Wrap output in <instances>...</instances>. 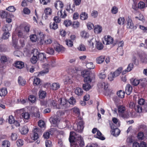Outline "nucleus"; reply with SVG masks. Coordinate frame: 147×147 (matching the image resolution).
<instances>
[{
	"instance_id": "f257e3e1",
	"label": "nucleus",
	"mask_w": 147,
	"mask_h": 147,
	"mask_svg": "<svg viewBox=\"0 0 147 147\" xmlns=\"http://www.w3.org/2000/svg\"><path fill=\"white\" fill-rule=\"evenodd\" d=\"M76 133L73 131L70 132V136L69 138V140L71 143H74V144H76L78 146L79 144L80 146H83L84 145V141L83 138L80 136H79L78 137V139L76 140L77 141L75 142L76 137L74 136H76Z\"/></svg>"
},
{
	"instance_id": "f03ea898",
	"label": "nucleus",
	"mask_w": 147,
	"mask_h": 147,
	"mask_svg": "<svg viewBox=\"0 0 147 147\" xmlns=\"http://www.w3.org/2000/svg\"><path fill=\"white\" fill-rule=\"evenodd\" d=\"M122 68L119 67L113 73H111L109 76L108 79L110 81H112L114 78L119 76L121 73Z\"/></svg>"
},
{
	"instance_id": "7ed1b4c3",
	"label": "nucleus",
	"mask_w": 147,
	"mask_h": 147,
	"mask_svg": "<svg viewBox=\"0 0 147 147\" xmlns=\"http://www.w3.org/2000/svg\"><path fill=\"white\" fill-rule=\"evenodd\" d=\"M84 83L83 84L82 88L84 90L86 91H88L92 88V86L90 84L92 79L88 80L87 78H86L84 80Z\"/></svg>"
},
{
	"instance_id": "20e7f679",
	"label": "nucleus",
	"mask_w": 147,
	"mask_h": 147,
	"mask_svg": "<svg viewBox=\"0 0 147 147\" xmlns=\"http://www.w3.org/2000/svg\"><path fill=\"white\" fill-rule=\"evenodd\" d=\"M59 107L62 109H65L68 107L69 104L66 99L60 98L59 100Z\"/></svg>"
},
{
	"instance_id": "39448f33",
	"label": "nucleus",
	"mask_w": 147,
	"mask_h": 147,
	"mask_svg": "<svg viewBox=\"0 0 147 147\" xmlns=\"http://www.w3.org/2000/svg\"><path fill=\"white\" fill-rule=\"evenodd\" d=\"M38 34L41 38L40 42L41 44H43L44 43L46 44H50L52 42L53 40L51 38L44 39V35L42 33L39 32Z\"/></svg>"
},
{
	"instance_id": "423d86ee",
	"label": "nucleus",
	"mask_w": 147,
	"mask_h": 147,
	"mask_svg": "<svg viewBox=\"0 0 147 147\" xmlns=\"http://www.w3.org/2000/svg\"><path fill=\"white\" fill-rule=\"evenodd\" d=\"M32 53L33 54V56L30 59V61L32 63L35 64L38 61V57H37V49H34L32 50Z\"/></svg>"
},
{
	"instance_id": "0eeeda50",
	"label": "nucleus",
	"mask_w": 147,
	"mask_h": 147,
	"mask_svg": "<svg viewBox=\"0 0 147 147\" xmlns=\"http://www.w3.org/2000/svg\"><path fill=\"white\" fill-rule=\"evenodd\" d=\"M40 131L41 129L37 127L34 128L32 130L33 134L32 137V139L34 140H37L39 138L38 133Z\"/></svg>"
},
{
	"instance_id": "6e6552de",
	"label": "nucleus",
	"mask_w": 147,
	"mask_h": 147,
	"mask_svg": "<svg viewBox=\"0 0 147 147\" xmlns=\"http://www.w3.org/2000/svg\"><path fill=\"white\" fill-rule=\"evenodd\" d=\"M17 35L19 38H26L29 35L28 33L25 32V31H22L21 30L18 31Z\"/></svg>"
},
{
	"instance_id": "1a4fd4ad",
	"label": "nucleus",
	"mask_w": 147,
	"mask_h": 147,
	"mask_svg": "<svg viewBox=\"0 0 147 147\" xmlns=\"http://www.w3.org/2000/svg\"><path fill=\"white\" fill-rule=\"evenodd\" d=\"M54 5L55 8L58 10L62 9L63 7V4L60 0L56 1L54 3Z\"/></svg>"
},
{
	"instance_id": "9d476101",
	"label": "nucleus",
	"mask_w": 147,
	"mask_h": 147,
	"mask_svg": "<svg viewBox=\"0 0 147 147\" xmlns=\"http://www.w3.org/2000/svg\"><path fill=\"white\" fill-rule=\"evenodd\" d=\"M84 123L82 121H80L77 124V129H75L76 131L79 133L82 132L84 128Z\"/></svg>"
},
{
	"instance_id": "9b49d317",
	"label": "nucleus",
	"mask_w": 147,
	"mask_h": 147,
	"mask_svg": "<svg viewBox=\"0 0 147 147\" xmlns=\"http://www.w3.org/2000/svg\"><path fill=\"white\" fill-rule=\"evenodd\" d=\"M3 30L5 31V32L3 33L2 38L4 39H7L9 38L10 34L8 32L7 27V26L3 27Z\"/></svg>"
},
{
	"instance_id": "f8f14e48",
	"label": "nucleus",
	"mask_w": 147,
	"mask_h": 147,
	"mask_svg": "<svg viewBox=\"0 0 147 147\" xmlns=\"http://www.w3.org/2000/svg\"><path fill=\"white\" fill-rule=\"evenodd\" d=\"M113 38L109 36H107L106 37L105 36V42H104V43L106 45H109L113 43Z\"/></svg>"
},
{
	"instance_id": "ddd939ff",
	"label": "nucleus",
	"mask_w": 147,
	"mask_h": 147,
	"mask_svg": "<svg viewBox=\"0 0 147 147\" xmlns=\"http://www.w3.org/2000/svg\"><path fill=\"white\" fill-rule=\"evenodd\" d=\"M50 121L51 124L56 125L59 122V120L58 117L55 116L54 117H50Z\"/></svg>"
},
{
	"instance_id": "4468645a",
	"label": "nucleus",
	"mask_w": 147,
	"mask_h": 147,
	"mask_svg": "<svg viewBox=\"0 0 147 147\" xmlns=\"http://www.w3.org/2000/svg\"><path fill=\"white\" fill-rule=\"evenodd\" d=\"M19 130L21 134L23 135L27 134L29 131L28 127L26 125H24L23 127H20Z\"/></svg>"
},
{
	"instance_id": "2eb2a0df",
	"label": "nucleus",
	"mask_w": 147,
	"mask_h": 147,
	"mask_svg": "<svg viewBox=\"0 0 147 147\" xmlns=\"http://www.w3.org/2000/svg\"><path fill=\"white\" fill-rule=\"evenodd\" d=\"M37 57L38 59L40 60L42 62H43L44 60L46 59V57L45 56L44 54L43 53H40L37 49Z\"/></svg>"
},
{
	"instance_id": "dca6fc26",
	"label": "nucleus",
	"mask_w": 147,
	"mask_h": 147,
	"mask_svg": "<svg viewBox=\"0 0 147 147\" xmlns=\"http://www.w3.org/2000/svg\"><path fill=\"white\" fill-rule=\"evenodd\" d=\"M81 75L82 76L84 77V78H87L88 80L92 79L90 76L89 72L86 70H84L81 72Z\"/></svg>"
},
{
	"instance_id": "f3484780",
	"label": "nucleus",
	"mask_w": 147,
	"mask_h": 147,
	"mask_svg": "<svg viewBox=\"0 0 147 147\" xmlns=\"http://www.w3.org/2000/svg\"><path fill=\"white\" fill-rule=\"evenodd\" d=\"M127 28H128L131 29H134V24H133L131 19L128 17L127 20Z\"/></svg>"
},
{
	"instance_id": "a211bd4d",
	"label": "nucleus",
	"mask_w": 147,
	"mask_h": 147,
	"mask_svg": "<svg viewBox=\"0 0 147 147\" xmlns=\"http://www.w3.org/2000/svg\"><path fill=\"white\" fill-rule=\"evenodd\" d=\"M62 10H59V12L58 11L57 13V14L58 16L62 18H66L67 16V13L65 10H64L63 12L62 11Z\"/></svg>"
},
{
	"instance_id": "6ab92c4d",
	"label": "nucleus",
	"mask_w": 147,
	"mask_h": 147,
	"mask_svg": "<svg viewBox=\"0 0 147 147\" xmlns=\"http://www.w3.org/2000/svg\"><path fill=\"white\" fill-rule=\"evenodd\" d=\"M52 12V9L49 7L46 8L44 10V13L46 15V16L45 17V19H47V16L51 15Z\"/></svg>"
},
{
	"instance_id": "aec40b11",
	"label": "nucleus",
	"mask_w": 147,
	"mask_h": 147,
	"mask_svg": "<svg viewBox=\"0 0 147 147\" xmlns=\"http://www.w3.org/2000/svg\"><path fill=\"white\" fill-rule=\"evenodd\" d=\"M132 88L131 85L129 84L127 85L125 87V92L128 95H129L132 91Z\"/></svg>"
},
{
	"instance_id": "412c9836",
	"label": "nucleus",
	"mask_w": 147,
	"mask_h": 147,
	"mask_svg": "<svg viewBox=\"0 0 147 147\" xmlns=\"http://www.w3.org/2000/svg\"><path fill=\"white\" fill-rule=\"evenodd\" d=\"M105 56H101L96 59V62L97 63L101 64L102 63L105 59Z\"/></svg>"
},
{
	"instance_id": "4be33fe9",
	"label": "nucleus",
	"mask_w": 147,
	"mask_h": 147,
	"mask_svg": "<svg viewBox=\"0 0 147 147\" xmlns=\"http://www.w3.org/2000/svg\"><path fill=\"white\" fill-rule=\"evenodd\" d=\"M0 16L2 18H6L9 17L10 15L7 12L3 11H0Z\"/></svg>"
},
{
	"instance_id": "5701e85b",
	"label": "nucleus",
	"mask_w": 147,
	"mask_h": 147,
	"mask_svg": "<svg viewBox=\"0 0 147 147\" xmlns=\"http://www.w3.org/2000/svg\"><path fill=\"white\" fill-rule=\"evenodd\" d=\"M15 64L16 67L19 69L22 68L24 66V63L22 61H18L15 63Z\"/></svg>"
},
{
	"instance_id": "b1692460",
	"label": "nucleus",
	"mask_w": 147,
	"mask_h": 147,
	"mask_svg": "<svg viewBox=\"0 0 147 147\" xmlns=\"http://www.w3.org/2000/svg\"><path fill=\"white\" fill-rule=\"evenodd\" d=\"M98 87L100 88H104V89L106 90V89H107L108 85L107 83H105L104 82H101L99 83L98 84Z\"/></svg>"
},
{
	"instance_id": "393cba45",
	"label": "nucleus",
	"mask_w": 147,
	"mask_h": 147,
	"mask_svg": "<svg viewBox=\"0 0 147 147\" xmlns=\"http://www.w3.org/2000/svg\"><path fill=\"white\" fill-rule=\"evenodd\" d=\"M60 85L58 83H54L51 86V88L53 90H57L59 88Z\"/></svg>"
},
{
	"instance_id": "a878e982",
	"label": "nucleus",
	"mask_w": 147,
	"mask_h": 147,
	"mask_svg": "<svg viewBox=\"0 0 147 147\" xmlns=\"http://www.w3.org/2000/svg\"><path fill=\"white\" fill-rule=\"evenodd\" d=\"M9 58L5 55L1 56L0 57V61L2 63H5L7 62Z\"/></svg>"
},
{
	"instance_id": "bb28decb",
	"label": "nucleus",
	"mask_w": 147,
	"mask_h": 147,
	"mask_svg": "<svg viewBox=\"0 0 147 147\" xmlns=\"http://www.w3.org/2000/svg\"><path fill=\"white\" fill-rule=\"evenodd\" d=\"M54 48L56 51L58 52L64 50V48L59 44H57L55 47Z\"/></svg>"
},
{
	"instance_id": "cd10ccee",
	"label": "nucleus",
	"mask_w": 147,
	"mask_h": 147,
	"mask_svg": "<svg viewBox=\"0 0 147 147\" xmlns=\"http://www.w3.org/2000/svg\"><path fill=\"white\" fill-rule=\"evenodd\" d=\"M7 92L6 88H2L0 89V96H4L7 94Z\"/></svg>"
},
{
	"instance_id": "c85d7f7f",
	"label": "nucleus",
	"mask_w": 147,
	"mask_h": 147,
	"mask_svg": "<svg viewBox=\"0 0 147 147\" xmlns=\"http://www.w3.org/2000/svg\"><path fill=\"white\" fill-rule=\"evenodd\" d=\"M141 80H138L136 79L132 78L131 80V84L134 86H137L139 84Z\"/></svg>"
},
{
	"instance_id": "c756f323",
	"label": "nucleus",
	"mask_w": 147,
	"mask_h": 147,
	"mask_svg": "<svg viewBox=\"0 0 147 147\" xmlns=\"http://www.w3.org/2000/svg\"><path fill=\"white\" fill-rule=\"evenodd\" d=\"M102 27L99 25L95 26L94 27V31L96 34L100 33L102 30Z\"/></svg>"
},
{
	"instance_id": "7c9ffc66",
	"label": "nucleus",
	"mask_w": 147,
	"mask_h": 147,
	"mask_svg": "<svg viewBox=\"0 0 147 147\" xmlns=\"http://www.w3.org/2000/svg\"><path fill=\"white\" fill-rule=\"evenodd\" d=\"M96 49L98 50H101L103 48V45L102 43L100 42L96 41Z\"/></svg>"
},
{
	"instance_id": "2f4dec72",
	"label": "nucleus",
	"mask_w": 147,
	"mask_h": 147,
	"mask_svg": "<svg viewBox=\"0 0 147 147\" xmlns=\"http://www.w3.org/2000/svg\"><path fill=\"white\" fill-rule=\"evenodd\" d=\"M48 104H49L51 106L57 108V103L55 100H49L47 101Z\"/></svg>"
},
{
	"instance_id": "473e14b6",
	"label": "nucleus",
	"mask_w": 147,
	"mask_h": 147,
	"mask_svg": "<svg viewBox=\"0 0 147 147\" xmlns=\"http://www.w3.org/2000/svg\"><path fill=\"white\" fill-rule=\"evenodd\" d=\"M68 71L70 74H74L77 72V69L75 67H70L68 69Z\"/></svg>"
},
{
	"instance_id": "72a5a7b5",
	"label": "nucleus",
	"mask_w": 147,
	"mask_h": 147,
	"mask_svg": "<svg viewBox=\"0 0 147 147\" xmlns=\"http://www.w3.org/2000/svg\"><path fill=\"white\" fill-rule=\"evenodd\" d=\"M110 127H111V128L113 130H114V132L115 133L116 132H117L118 133L117 134V135H118L120 133V131L119 129H118L116 127L114 126V125L113 124H110Z\"/></svg>"
},
{
	"instance_id": "f704fd0d",
	"label": "nucleus",
	"mask_w": 147,
	"mask_h": 147,
	"mask_svg": "<svg viewBox=\"0 0 147 147\" xmlns=\"http://www.w3.org/2000/svg\"><path fill=\"white\" fill-rule=\"evenodd\" d=\"M88 17V14L85 12H82L80 15V19L83 20H86L87 19Z\"/></svg>"
},
{
	"instance_id": "c9c22d12",
	"label": "nucleus",
	"mask_w": 147,
	"mask_h": 147,
	"mask_svg": "<svg viewBox=\"0 0 147 147\" xmlns=\"http://www.w3.org/2000/svg\"><path fill=\"white\" fill-rule=\"evenodd\" d=\"M22 117L25 119H28L30 117V115L28 112H24L22 114Z\"/></svg>"
},
{
	"instance_id": "e433bc0d",
	"label": "nucleus",
	"mask_w": 147,
	"mask_h": 147,
	"mask_svg": "<svg viewBox=\"0 0 147 147\" xmlns=\"http://www.w3.org/2000/svg\"><path fill=\"white\" fill-rule=\"evenodd\" d=\"M75 92L76 94L78 96L82 95L83 93V91L82 88H77Z\"/></svg>"
},
{
	"instance_id": "4c0bfd02",
	"label": "nucleus",
	"mask_w": 147,
	"mask_h": 147,
	"mask_svg": "<svg viewBox=\"0 0 147 147\" xmlns=\"http://www.w3.org/2000/svg\"><path fill=\"white\" fill-rule=\"evenodd\" d=\"M18 80V82L22 86L24 85L25 84L26 81L21 77L20 76L19 77Z\"/></svg>"
},
{
	"instance_id": "58836bf2",
	"label": "nucleus",
	"mask_w": 147,
	"mask_h": 147,
	"mask_svg": "<svg viewBox=\"0 0 147 147\" xmlns=\"http://www.w3.org/2000/svg\"><path fill=\"white\" fill-rule=\"evenodd\" d=\"M117 96L121 98H123L124 97L125 93L123 90H120L117 92Z\"/></svg>"
},
{
	"instance_id": "ea45409f",
	"label": "nucleus",
	"mask_w": 147,
	"mask_h": 147,
	"mask_svg": "<svg viewBox=\"0 0 147 147\" xmlns=\"http://www.w3.org/2000/svg\"><path fill=\"white\" fill-rule=\"evenodd\" d=\"M39 97L41 99L44 98L46 96V92L43 91H40L39 92Z\"/></svg>"
},
{
	"instance_id": "a19ab883",
	"label": "nucleus",
	"mask_w": 147,
	"mask_h": 147,
	"mask_svg": "<svg viewBox=\"0 0 147 147\" xmlns=\"http://www.w3.org/2000/svg\"><path fill=\"white\" fill-rule=\"evenodd\" d=\"M50 28L51 29L55 30L58 28V25L57 23L54 22L53 23H51L50 25Z\"/></svg>"
},
{
	"instance_id": "79ce46f5",
	"label": "nucleus",
	"mask_w": 147,
	"mask_h": 147,
	"mask_svg": "<svg viewBox=\"0 0 147 147\" xmlns=\"http://www.w3.org/2000/svg\"><path fill=\"white\" fill-rule=\"evenodd\" d=\"M10 146V143L7 140H4L2 142V147H9Z\"/></svg>"
},
{
	"instance_id": "37998d69",
	"label": "nucleus",
	"mask_w": 147,
	"mask_h": 147,
	"mask_svg": "<svg viewBox=\"0 0 147 147\" xmlns=\"http://www.w3.org/2000/svg\"><path fill=\"white\" fill-rule=\"evenodd\" d=\"M7 50V46L4 45H0V52H5Z\"/></svg>"
},
{
	"instance_id": "c03bdc74",
	"label": "nucleus",
	"mask_w": 147,
	"mask_h": 147,
	"mask_svg": "<svg viewBox=\"0 0 147 147\" xmlns=\"http://www.w3.org/2000/svg\"><path fill=\"white\" fill-rule=\"evenodd\" d=\"M80 35L83 38H88L89 36V34L87 32L85 31H83L80 33Z\"/></svg>"
},
{
	"instance_id": "a18cd8bd",
	"label": "nucleus",
	"mask_w": 147,
	"mask_h": 147,
	"mask_svg": "<svg viewBox=\"0 0 147 147\" xmlns=\"http://www.w3.org/2000/svg\"><path fill=\"white\" fill-rule=\"evenodd\" d=\"M118 109L119 113L121 114L123 113L125 111V108L123 106H119Z\"/></svg>"
},
{
	"instance_id": "49530a36",
	"label": "nucleus",
	"mask_w": 147,
	"mask_h": 147,
	"mask_svg": "<svg viewBox=\"0 0 147 147\" xmlns=\"http://www.w3.org/2000/svg\"><path fill=\"white\" fill-rule=\"evenodd\" d=\"M86 66L87 68L91 69H94V65H93V63L90 62L86 63Z\"/></svg>"
},
{
	"instance_id": "de8ad7c7",
	"label": "nucleus",
	"mask_w": 147,
	"mask_h": 147,
	"mask_svg": "<svg viewBox=\"0 0 147 147\" xmlns=\"http://www.w3.org/2000/svg\"><path fill=\"white\" fill-rule=\"evenodd\" d=\"M96 138L102 140L105 139V138L102 136V134L100 131L98 130L97 132Z\"/></svg>"
},
{
	"instance_id": "09e8293b",
	"label": "nucleus",
	"mask_w": 147,
	"mask_h": 147,
	"mask_svg": "<svg viewBox=\"0 0 147 147\" xmlns=\"http://www.w3.org/2000/svg\"><path fill=\"white\" fill-rule=\"evenodd\" d=\"M145 7V4L142 1H140L138 4V7L140 9H143Z\"/></svg>"
},
{
	"instance_id": "8fccbe9b",
	"label": "nucleus",
	"mask_w": 147,
	"mask_h": 147,
	"mask_svg": "<svg viewBox=\"0 0 147 147\" xmlns=\"http://www.w3.org/2000/svg\"><path fill=\"white\" fill-rule=\"evenodd\" d=\"M66 44L68 47H72L73 45V41L69 39H66L65 41Z\"/></svg>"
},
{
	"instance_id": "3c124183",
	"label": "nucleus",
	"mask_w": 147,
	"mask_h": 147,
	"mask_svg": "<svg viewBox=\"0 0 147 147\" xmlns=\"http://www.w3.org/2000/svg\"><path fill=\"white\" fill-rule=\"evenodd\" d=\"M140 60L143 63H147V58L145 56H141Z\"/></svg>"
},
{
	"instance_id": "603ef678",
	"label": "nucleus",
	"mask_w": 147,
	"mask_h": 147,
	"mask_svg": "<svg viewBox=\"0 0 147 147\" xmlns=\"http://www.w3.org/2000/svg\"><path fill=\"white\" fill-rule=\"evenodd\" d=\"M63 24L66 27H68L71 25L72 22L71 20H67L64 21Z\"/></svg>"
},
{
	"instance_id": "864d4df0",
	"label": "nucleus",
	"mask_w": 147,
	"mask_h": 147,
	"mask_svg": "<svg viewBox=\"0 0 147 147\" xmlns=\"http://www.w3.org/2000/svg\"><path fill=\"white\" fill-rule=\"evenodd\" d=\"M118 24L120 25H123L124 23L125 19L123 17H120L117 20Z\"/></svg>"
},
{
	"instance_id": "5fc2aeb1",
	"label": "nucleus",
	"mask_w": 147,
	"mask_h": 147,
	"mask_svg": "<svg viewBox=\"0 0 147 147\" xmlns=\"http://www.w3.org/2000/svg\"><path fill=\"white\" fill-rule=\"evenodd\" d=\"M80 23L78 21H74L73 22L72 27L75 28H77L79 27Z\"/></svg>"
},
{
	"instance_id": "6e6d98bb",
	"label": "nucleus",
	"mask_w": 147,
	"mask_h": 147,
	"mask_svg": "<svg viewBox=\"0 0 147 147\" xmlns=\"http://www.w3.org/2000/svg\"><path fill=\"white\" fill-rule=\"evenodd\" d=\"M72 82V80L69 77H67L65 80L64 83L65 84H71Z\"/></svg>"
},
{
	"instance_id": "4d7b16f0",
	"label": "nucleus",
	"mask_w": 147,
	"mask_h": 147,
	"mask_svg": "<svg viewBox=\"0 0 147 147\" xmlns=\"http://www.w3.org/2000/svg\"><path fill=\"white\" fill-rule=\"evenodd\" d=\"M30 38L32 41L34 42L36 41L37 37L36 34H33L30 36Z\"/></svg>"
},
{
	"instance_id": "13d9d810",
	"label": "nucleus",
	"mask_w": 147,
	"mask_h": 147,
	"mask_svg": "<svg viewBox=\"0 0 147 147\" xmlns=\"http://www.w3.org/2000/svg\"><path fill=\"white\" fill-rule=\"evenodd\" d=\"M76 101L75 99L73 97H71L68 100V102L69 104V105L70 104H74L75 103Z\"/></svg>"
},
{
	"instance_id": "bf43d9fd",
	"label": "nucleus",
	"mask_w": 147,
	"mask_h": 147,
	"mask_svg": "<svg viewBox=\"0 0 147 147\" xmlns=\"http://www.w3.org/2000/svg\"><path fill=\"white\" fill-rule=\"evenodd\" d=\"M28 99L31 102L34 103L36 100V97L33 95H30L28 98Z\"/></svg>"
},
{
	"instance_id": "052dcab7",
	"label": "nucleus",
	"mask_w": 147,
	"mask_h": 147,
	"mask_svg": "<svg viewBox=\"0 0 147 147\" xmlns=\"http://www.w3.org/2000/svg\"><path fill=\"white\" fill-rule=\"evenodd\" d=\"M133 67L134 65L133 63L129 64L128 66L127 69L126 70V71H127V72L131 71L133 68Z\"/></svg>"
},
{
	"instance_id": "680f3d73",
	"label": "nucleus",
	"mask_w": 147,
	"mask_h": 147,
	"mask_svg": "<svg viewBox=\"0 0 147 147\" xmlns=\"http://www.w3.org/2000/svg\"><path fill=\"white\" fill-rule=\"evenodd\" d=\"M40 82V79L38 78H36L34 79V84L35 85H39Z\"/></svg>"
},
{
	"instance_id": "e2e57ef3",
	"label": "nucleus",
	"mask_w": 147,
	"mask_h": 147,
	"mask_svg": "<svg viewBox=\"0 0 147 147\" xmlns=\"http://www.w3.org/2000/svg\"><path fill=\"white\" fill-rule=\"evenodd\" d=\"M118 11V9L116 7L114 6L112 8L111 11L113 14H116L117 13Z\"/></svg>"
},
{
	"instance_id": "0e129e2a",
	"label": "nucleus",
	"mask_w": 147,
	"mask_h": 147,
	"mask_svg": "<svg viewBox=\"0 0 147 147\" xmlns=\"http://www.w3.org/2000/svg\"><path fill=\"white\" fill-rule=\"evenodd\" d=\"M54 51L53 49L51 48H47L46 50V52L49 54L52 55L53 54Z\"/></svg>"
},
{
	"instance_id": "69168bd1",
	"label": "nucleus",
	"mask_w": 147,
	"mask_h": 147,
	"mask_svg": "<svg viewBox=\"0 0 147 147\" xmlns=\"http://www.w3.org/2000/svg\"><path fill=\"white\" fill-rule=\"evenodd\" d=\"M6 9L11 12H13L16 10V8L13 6H10Z\"/></svg>"
},
{
	"instance_id": "338daca9",
	"label": "nucleus",
	"mask_w": 147,
	"mask_h": 147,
	"mask_svg": "<svg viewBox=\"0 0 147 147\" xmlns=\"http://www.w3.org/2000/svg\"><path fill=\"white\" fill-rule=\"evenodd\" d=\"M138 139L142 140L144 137V134L143 132H139L138 135Z\"/></svg>"
},
{
	"instance_id": "774afa93",
	"label": "nucleus",
	"mask_w": 147,
	"mask_h": 147,
	"mask_svg": "<svg viewBox=\"0 0 147 147\" xmlns=\"http://www.w3.org/2000/svg\"><path fill=\"white\" fill-rule=\"evenodd\" d=\"M17 144L18 147H20L23 145V141L21 139H19L17 141Z\"/></svg>"
}]
</instances>
